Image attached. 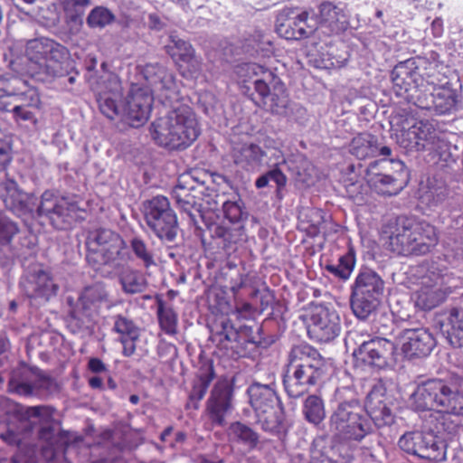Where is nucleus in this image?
I'll list each match as a JSON object with an SVG mask.
<instances>
[{"label": "nucleus", "instance_id": "2eb2a0df", "mask_svg": "<svg viewBox=\"0 0 463 463\" xmlns=\"http://www.w3.org/2000/svg\"><path fill=\"white\" fill-rule=\"evenodd\" d=\"M210 333L209 339L232 357L247 356L248 345H251L252 348L257 346L256 341L242 339L232 321L226 317L216 318L210 326Z\"/></svg>", "mask_w": 463, "mask_h": 463}, {"label": "nucleus", "instance_id": "a878e982", "mask_svg": "<svg viewBox=\"0 0 463 463\" xmlns=\"http://www.w3.org/2000/svg\"><path fill=\"white\" fill-rule=\"evenodd\" d=\"M442 383L443 380L438 378L419 383L410 396L411 408L417 411L438 410Z\"/></svg>", "mask_w": 463, "mask_h": 463}, {"label": "nucleus", "instance_id": "473e14b6", "mask_svg": "<svg viewBox=\"0 0 463 463\" xmlns=\"http://www.w3.org/2000/svg\"><path fill=\"white\" fill-rule=\"evenodd\" d=\"M348 22L343 10L330 2L319 6L318 28L326 34H337L347 28Z\"/></svg>", "mask_w": 463, "mask_h": 463}, {"label": "nucleus", "instance_id": "de8ad7c7", "mask_svg": "<svg viewBox=\"0 0 463 463\" xmlns=\"http://www.w3.org/2000/svg\"><path fill=\"white\" fill-rule=\"evenodd\" d=\"M415 307L421 310H430L444 299L442 291L434 286H422L412 295Z\"/></svg>", "mask_w": 463, "mask_h": 463}, {"label": "nucleus", "instance_id": "39448f33", "mask_svg": "<svg viewBox=\"0 0 463 463\" xmlns=\"http://www.w3.org/2000/svg\"><path fill=\"white\" fill-rule=\"evenodd\" d=\"M391 250L403 256H423L436 247L439 237L435 226L425 221L399 217L388 227Z\"/></svg>", "mask_w": 463, "mask_h": 463}, {"label": "nucleus", "instance_id": "79ce46f5", "mask_svg": "<svg viewBox=\"0 0 463 463\" xmlns=\"http://www.w3.org/2000/svg\"><path fill=\"white\" fill-rule=\"evenodd\" d=\"M460 416L453 414L439 412L430 414L428 421L433 425L432 430L438 435H448L450 439L458 436L463 431V424Z\"/></svg>", "mask_w": 463, "mask_h": 463}, {"label": "nucleus", "instance_id": "2f4dec72", "mask_svg": "<svg viewBox=\"0 0 463 463\" xmlns=\"http://www.w3.org/2000/svg\"><path fill=\"white\" fill-rule=\"evenodd\" d=\"M31 271L34 278L31 299L37 305L44 304L57 295L59 286L54 282L48 268L33 267Z\"/></svg>", "mask_w": 463, "mask_h": 463}, {"label": "nucleus", "instance_id": "5fc2aeb1", "mask_svg": "<svg viewBox=\"0 0 463 463\" xmlns=\"http://www.w3.org/2000/svg\"><path fill=\"white\" fill-rule=\"evenodd\" d=\"M36 370V368L31 366V376L34 374ZM57 387L55 380L46 374L37 373L33 380L31 378V396H49L57 391Z\"/></svg>", "mask_w": 463, "mask_h": 463}, {"label": "nucleus", "instance_id": "774afa93", "mask_svg": "<svg viewBox=\"0 0 463 463\" xmlns=\"http://www.w3.org/2000/svg\"><path fill=\"white\" fill-rule=\"evenodd\" d=\"M148 25L151 29L161 30L165 23L158 14L154 13L148 15Z\"/></svg>", "mask_w": 463, "mask_h": 463}, {"label": "nucleus", "instance_id": "49530a36", "mask_svg": "<svg viewBox=\"0 0 463 463\" xmlns=\"http://www.w3.org/2000/svg\"><path fill=\"white\" fill-rule=\"evenodd\" d=\"M241 71L250 78L252 76L256 77V79L253 80V84L258 95L267 93L269 90V83H270V81L272 82V80L277 76L270 70L254 62L243 64Z\"/></svg>", "mask_w": 463, "mask_h": 463}, {"label": "nucleus", "instance_id": "4d7b16f0", "mask_svg": "<svg viewBox=\"0 0 463 463\" xmlns=\"http://www.w3.org/2000/svg\"><path fill=\"white\" fill-rule=\"evenodd\" d=\"M0 438L8 444L16 445L18 451L13 456L12 463H29L28 447L23 434L15 432L13 430L2 433Z\"/></svg>", "mask_w": 463, "mask_h": 463}, {"label": "nucleus", "instance_id": "6e6552de", "mask_svg": "<svg viewBox=\"0 0 463 463\" xmlns=\"http://www.w3.org/2000/svg\"><path fill=\"white\" fill-rule=\"evenodd\" d=\"M142 212L147 227L164 244L176 246L180 231L177 215L167 197L156 195L142 203Z\"/></svg>", "mask_w": 463, "mask_h": 463}, {"label": "nucleus", "instance_id": "a19ab883", "mask_svg": "<svg viewBox=\"0 0 463 463\" xmlns=\"http://www.w3.org/2000/svg\"><path fill=\"white\" fill-rule=\"evenodd\" d=\"M439 412L463 416V392L443 380Z\"/></svg>", "mask_w": 463, "mask_h": 463}, {"label": "nucleus", "instance_id": "f257e3e1", "mask_svg": "<svg viewBox=\"0 0 463 463\" xmlns=\"http://www.w3.org/2000/svg\"><path fill=\"white\" fill-rule=\"evenodd\" d=\"M336 405L329 417L332 438L317 437L310 449V463H351L348 441L361 442L373 432L364 404L351 387L335 391Z\"/></svg>", "mask_w": 463, "mask_h": 463}, {"label": "nucleus", "instance_id": "393cba45", "mask_svg": "<svg viewBox=\"0 0 463 463\" xmlns=\"http://www.w3.org/2000/svg\"><path fill=\"white\" fill-rule=\"evenodd\" d=\"M27 80L19 77H0V109L16 115L23 109L20 100L27 99Z\"/></svg>", "mask_w": 463, "mask_h": 463}, {"label": "nucleus", "instance_id": "e2e57ef3", "mask_svg": "<svg viewBox=\"0 0 463 463\" xmlns=\"http://www.w3.org/2000/svg\"><path fill=\"white\" fill-rule=\"evenodd\" d=\"M17 232V225L0 213V243H9Z\"/></svg>", "mask_w": 463, "mask_h": 463}, {"label": "nucleus", "instance_id": "a211bd4d", "mask_svg": "<svg viewBox=\"0 0 463 463\" xmlns=\"http://www.w3.org/2000/svg\"><path fill=\"white\" fill-rule=\"evenodd\" d=\"M153 99L148 88L133 85L123 101L120 121L132 128L144 125L149 118Z\"/></svg>", "mask_w": 463, "mask_h": 463}, {"label": "nucleus", "instance_id": "37998d69", "mask_svg": "<svg viewBox=\"0 0 463 463\" xmlns=\"http://www.w3.org/2000/svg\"><path fill=\"white\" fill-rule=\"evenodd\" d=\"M442 331L453 347L463 346V307H453L449 310L446 322L442 325Z\"/></svg>", "mask_w": 463, "mask_h": 463}, {"label": "nucleus", "instance_id": "8fccbe9b", "mask_svg": "<svg viewBox=\"0 0 463 463\" xmlns=\"http://www.w3.org/2000/svg\"><path fill=\"white\" fill-rule=\"evenodd\" d=\"M211 236L215 241V244L225 251H229L233 249V245L237 242L240 236V230L230 229L224 225L214 224L211 228Z\"/></svg>", "mask_w": 463, "mask_h": 463}, {"label": "nucleus", "instance_id": "c85d7f7f", "mask_svg": "<svg viewBox=\"0 0 463 463\" xmlns=\"http://www.w3.org/2000/svg\"><path fill=\"white\" fill-rule=\"evenodd\" d=\"M0 198L7 209L26 223L29 218V195L22 192L14 181L7 180L0 184Z\"/></svg>", "mask_w": 463, "mask_h": 463}, {"label": "nucleus", "instance_id": "0e129e2a", "mask_svg": "<svg viewBox=\"0 0 463 463\" xmlns=\"http://www.w3.org/2000/svg\"><path fill=\"white\" fill-rule=\"evenodd\" d=\"M11 159V146L10 141L7 140L0 144V170H5Z\"/></svg>", "mask_w": 463, "mask_h": 463}, {"label": "nucleus", "instance_id": "7c9ffc66", "mask_svg": "<svg viewBox=\"0 0 463 463\" xmlns=\"http://www.w3.org/2000/svg\"><path fill=\"white\" fill-rule=\"evenodd\" d=\"M247 393L255 413L282 404L277 394L275 383L263 384L254 382L248 387Z\"/></svg>", "mask_w": 463, "mask_h": 463}, {"label": "nucleus", "instance_id": "412c9836", "mask_svg": "<svg viewBox=\"0 0 463 463\" xmlns=\"http://www.w3.org/2000/svg\"><path fill=\"white\" fill-rule=\"evenodd\" d=\"M340 331V317L335 309L325 306L314 308L307 326V334L311 339L328 343L338 336Z\"/></svg>", "mask_w": 463, "mask_h": 463}, {"label": "nucleus", "instance_id": "423d86ee", "mask_svg": "<svg viewBox=\"0 0 463 463\" xmlns=\"http://www.w3.org/2000/svg\"><path fill=\"white\" fill-rule=\"evenodd\" d=\"M69 326L74 333L89 328L99 316L101 307L109 302V293L103 283L85 287L77 299L68 297Z\"/></svg>", "mask_w": 463, "mask_h": 463}, {"label": "nucleus", "instance_id": "0eeeda50", "mask_svg": "<svg viewBox=\"0 0 463 463\" xmlns=\"http://www.w3.org/2000/svg\"><path fill=\"white\" fill-rule=\"evenodd\" d=\"M384 281L374 270L361 269L351 287L350 306L360 320L367 319L379 307Z\"/></svg>", "mask_w": 463, "mask_h": 463}, {"label": "nucleus", "instance_id": "f8f14e48", "mask_svg": "<svg viewBox=\"0 0 463 463\" xmlns=\"http://www.w3.org/2000/svg\"><path fill=\"white\" fill-rule=\"evenodd\" d=\"M398 445L406 453L430 461L441 462L447 458L448 443L431 427L429 430L404 433Z\"/></svg>", "mask_w": 463, "mask_h": 463}, {"label": "nucleus", "instance_id": "6e6d98bb", "mask_svg": "<svg viewBox=\"0 0 463 463\" xmlns=\"http://www.w3.org/2000/svg\"><path fill=\"white\" fill-rule=\"evenodd\" d=\"M116 21V15L109 8L99 5L89 13L86 18L87 25L91 29H104Z\"/></svg>", "mask_w": 463, "mask_h": 463}, {"label": "nucleus", "instance_id": "9b49d317", "mask_svg": "<svg viewBox=\"0 0 463 463\" xmlns=\"http://www.w3.org/2000/svg\"><path fill=\"white\" fill-rule=\"evenodd\" d=\"M204 183H199L191 176H184L178 180L172 190V197L181 214H185L189 222L200 228V221H203V202L212 201L213 194H205Z\"/></svg>", "mask_w": 463, "mask_h": 463}, {"label": "nucleus", "instance_id": "680f3d73", "mask_svg": "<svg viewBox=\"0 0 463 463\" xmlns=\"http://www.w3.org/2000/svg\"><path fill=\"white\" fill-rule=\"evenodd\" d=\"M175 63L181 75L186 79L196 78L202 71V59L195 54V52Z\"/></svg>", "mask_w": 463, "mask_h": 463}, {"label": "nucleus", "instance_id": "f3484780", "mask_svg": "<svg viewBox=\"0 0 463 463\" xmlns=\"http://www.w3.org/2000/svg\"><path fill=\"white\" fill-rule=\"evenodd\" d=\"M397 135V143L407 153L432 151L439 147L440 141L436 128L429 121H407Z\"/></svg>", "mask_w": 463, "mask_h": 463}, {"label": "nucleus", "instance_id": "4c0bfd02", "mask_svg": "<svg viewBox=\"0 0 463 463\" xmlns=\"http://www.w3.org/2000/svg\"><path fill=\"white\" fill-rule=\"evenodd\" d=\"M209 209L211 211H217L222 206L225 219L231 223L239 224L241 228V223L247 220L248 213L242 207V203L239 201H228L224 199L223 195L213 194L212 201H207Z\"/></svg>", "mask_w": 463, "mask_h": 463}, {"label": "nucleus", "instance_id": "bb28decb", "mask_svg": "<svg viewBox=\"0 0 463 463\" xmlns=\"http://www.w3.org/2000/svg\"><path fill=\"white\" fill-rule=\"evenodd\" d=\"M232 389L227 382H218L207 401V411L212 422L218 426L225 423V416L231 411Z\"/></svg>", "mask_w": 463, "mask_h": 463}, {"label": "nucleus", "instance_id": "4468645a", "mask_svg": "<svg viewBox=\"0 0 463 463\" xmlns=\"http://www.w3.org/2000/svg\"><path fill=\"white\" fill-rule=\"evenodd\" d=\"M363 337L357 331H352L346 337V343H354L353 355L364 364L378 368H384L395 351L394 344L382 337L361 339Z\"/></svg>", "mask_w": 463, "mask_h": 463}, {"label": "nucleus", "instance_id": "f704fd0d", "mask_svg": "<svg viewBox=\"0 0 463 463\" xmlns=\"http://www.w3.org/2000/svg\"><path fill=\"white\" fill-rule=\"evenodd\" d=\"M265 156V151L253 143L238 145L232 151L234 163L246 171L259 170Z\"/></svg>", "mask_w": 463, "mask_h": 463}, {"label": "nucleus", "instance_id": "c756f323", "mask_svg": "<svg viewBox=\"0 0 463 463\" xmlns=\"http://www.w3.org/2000/svg\"><path fill=\"white\" fill-rule=\"evenodd\" d=\"M112 319V331L119 335V341L123 345L122 354L129 357L136 351V342L139 339L140 329L134 320L125 314L115 315Z\"/></svg>", "mask_w": 463, "mask_h": 463}, {"label": "nucleus", "instance_id": "69168bd1", "mask_svg": "<svg viewBox=\"0 0 463 463\" xmlns=\"http://www.w3.org/2000/svg\"><path fill=\"white\" fill-rule=\"evenodd\" d=\"M9 386L12 392L20 395H29V383L26 382H19L14 377H12L9 381Z\"/></svg>", "mask_w": 463, "mask_h": 463}, {"label": "nucleus", "instance_id": "864d4df0", "mask_svg": "<svg viewBox=\"0 0 463 463\" xmlns=\"http://www.w3.org/2000/svg\"><path fill=\"white\" fill-rule=\"evenodd\" d=\"M355 265V256L353 250H349L341 256L337 264H327L326 269L335 277L346 280L350 278Z\"/></svg>", "mask_w": 463, "mask_h": 463}, {"label": "nucleus", "instance_id": "ddd939ff", "mask_svg": "<svg viewBox=\"0 0 463 463\" xmlns=\"http://www.w3.org/2000/svg\"><path fill=\"white\" fill-rule=\"evenodd\" d=\"M90 86L100 112L111 120H120L123 94L118 77L114 73L105 72L99 77H91Z\"/></svg>", "mask_w": 463, "mask_h": 463}, {"label": "nucleus", "instance_id": "7ed1b4c3", "mask_svg": "<svg viewBox=\"0 0 463 463\" xmlns=\"http://www.w3.org/2000/svg\"><path fill=\"white\" fill-rule=\"evenodd\" d=\"M288 360L283 387L289 398L302 397L310 387L325 382L328 375L329 364L317 349L309 345L293 346Z\"/></svg>", "mask_w": 463, "mask_h": 463}, {"label": "nucleus", "instance_id": "20e7f679", "mask_svg": "<svg viewBox=\"0 0 463 463\" xmlns=\"http://www.w3.org/2000/svg\"><path fill=\"white\" fill-rule=\"evenodd\" d=\"M153 140L169 150H184L199 137L201 131L194 112L185 104H177L150 126Z\"/></svg>", "mask_w": 463, "mask_h": 463}, {"label": "nucleus", "instance_id": "09e8293b", "mask_svg": "<svg viewBox=\"0 0 463 463\" xmlns=\"http://www.w3.org/2000/svg\"><path fill=\"white\" fill-rule=\"evenodd\" d=\"M129 248L135 258L139 260L143 267L149 269L156 265L154 250L140 236H133L129 240Z\"/></svg>", "mask_w": 463, "mask_h": 463}, {"label": "nucleus", "instance_id": "13d9d810", "mask_svg": "<svg viewBox=\"0 0 463 463\" xmlns=\"http://www.w3.org/2000/svg\"><path fill=\"white\" fill-rule=\"evenodd\" d=\"M165 50L175 62L180 61L186 55H191L195 52L191 43L181 39L175 33L169 35V43L165 46Z\"/></svg>", "mask_w": 463, "mask_h": 463}, {"label": "nucleus", "instance_id": "e433bc0d", "mask_svg": "<svg viewBox=\"0 0 463 463\" xmlns=\"http://www.w3.org/2000/svg\"><path fill=\"white\" fill-rule=\"evenodd\" d=\"M227 437L232 445H241L248 451L257 449L260 443V434L249 425L241 421L230 424L227 430Z\"/></svg>", "mask_w": 463, "mask_h": 463}, {"label": "nucleus", "instance_id": "ea45409f", "mask_svg": "<svg viewBox=\"0 0 463 463\" xmlns=\"http://www.w3.org/2000/svg\"><path fill=\"white\" fill-rule=\"evenodd\" d=\"M257 423L262 430L273 435H279L287 429L283 404L277 405L271 410H264L255 413Z\"/></svg>", "mask_w": 463, "mask_h": 463}, {"label": "nucleus", "instance_id": "bf43d9fd", "mask_svg": "<svg viewBox=\"0 0 463 463\" xmlns=\"http://www.w3.org/2000/svg\"><path fill=\"white\" fill-rule=\"evenodd\" d=\"M159 325L167 335H175L177 326V315L173 307L165 306L163 300L157 302Z\"/></svg>", "mask_w": 463, "mask_h": 463}, {"label": "nucleus", "instance_id": "c9c22d12", "mask_svg": "<svg viewBox=\"0 0 463 463\" xmlns=\"http://www.w3.org/2000/svg\"><path fill=\"white\" fill-rule=\"evenodd\" d=\"M215 378L213 363L207 360L202 363L196 378L194 381L193 388L189 394L188 408L198 409L199 402L204 397L212 381Z\"/></svg>", "mask_w": 463, "mask_h": 463}, {"label": "nucleus", "instance_id": "f03ea898", "mask_svg": "<svg viewBox=\"0 0 463 463\" xmlns=\"http://www.w3.org/2000/svg\"><path fill=\"white\" fill-rule=\"evenodd\" d=\"M86 260L97 271H119L118 280L125 294L134 295L146 290L147 283L139 271L124 269L126 243L110 229L99 228L89 232Z\"/></svg>", "mask_w": 463, "mask_h": 463}, {"label": "nucleus", "instance_id": "5701e85b", "mask_svg": "<svg viewBox=\"0 0 463 463\" xmlns=\"http://www.w3.org/2000/svg\"><path fill=\"white\" fill-rule=\"evenodd\" d=\"M387 400L386 387L382 381H379L371 388L364 403L370 424H373V428L389 426L394 422V415Z\"/></svg>", "mask_w": 463, "mask_h": 463}, {"label": "nucleus", "instance_id": "338daca9", "mask_svg": "<svg viewBox=\"0 0 463 463\" xmlns=\"http://www.w3.org/2000/svg\"><path fill=\"white\" fill-rule=\"evenodd\" d=\"M88 368L95 373H100L107 371L106 364L99 358H90L88 363Z\"/></svg>", "mask_w": 463, "mask_h": 463}, {"label": "nucleus", "instance_id": "dca6fc26", "mask_svg": "<svg viewBox=\"0 0 463 463\" xmlns=\"http://www.w3.org/2000/svg\"><path fill=\"white\" fill-rule=\"evenodd\" d=\"M408 102L421 109L432 110L438 115H446L455 113L460 109L462 97L450 83H446L434 89L432 93H411Z\"/></svg>", "mask_w": 463, "mask_h": 463}, {"label": "nucleus", "instance_id": "c03bdc74", "mask_svg": "<svg viewBox=\"0 0 463 463\" xmlns=\"http://www.w3.org/2000/svg\"><path fill=\"white\" fill-rule=\"evenodd\" d=\"M450 192L444 180L432 176L428 178L421 198L430 207L442 205L449 198Z\"/></svg>", "mask_w": 463, "mask_h": 463}, {"label": "nucleus", "instance_id": "6ab92c4d", "mask_svg": "<svg viewBox=\"0 0 463 463\" xmlns=\"http://www.w3.org/2000/svg\"><path fill=\"white\" fill-rule=\"evenodd\" d=\"M425 62L423 58L414 57L400 61L394 66L391 72V79L397 96L408 100L411 93L423 92L420 88L422 81L420 67Z\"/></svg>", "mask_w": 463, "mask_h": 463}, {"label": "nucleus", "instance_id": "603ef678", "mask_svg": "<svg viewBox=\"0 0 463 463\" xmlns=\"http://www.w3.org/2000/svg\"><path fill=\"white\" fill-rule=\"evenodd\" d=\"M287 176L279 168V164L277 163L270 170L260 175L255 181V186L258 189L267 187L270 182L276 184V195L281 199L283 197L282 191L287 184Z\"/></svg>", "mask_w": 463, "mask_h": 463}, {"label": "nucleus", "instance_id": "58836bf2", "mask_svg": "<svg viewBox=\"0 0 463 463\" xmlns=\"http://www.w3.org/2000/svg\"><path fill=\"white\" fill-rule=\"evenodd\" d=\"M146 80L156 90H165L175 94V81L174 75L167 69L158 63L146 64L143 71Z\"/></svg>", "mask_w": 463, "mask_h": 463}, {"label": "nucleus", "instance_id": "052dcab7", "mask_svg": "<svg viewBox=\"0 0 463 463\" xmlns=\"http://www.w3.org/2000/svg\"><path fill=\"white\" fill-rule=\"evenodd\" d=\"M33 7V17L37 23L45 27L55 26L60 20L59 14L54 5L43 4Z\"/></svg>", "mask_w": 463, "mask_h": 463}, {"label": "nucleus", "instance_id": "9d476101", "mask_svg": "<svg viewBox=\"0 0 463 463\" xmlns=\"http://www.w3.org/2000/svg\"><path fill=\"white\" fill-rule=\"evenodd\" d=\"M369 186L378 194L397 195L410 181V172L399 159L386 158L370 163L366 169Z\"/></svg>", "mask_w": 463, "mask_h": 463}, {"label": "nucleus", "instance_id": "4be33fe9", "mask_svg": "<svg viewBox=\"0 0 463 463\" xmlns=\"http://www.w3.org/2000/svg\"><path fill=\"white\" fill-rule=\"evenodd\" d=\"M269 90L264 95H259L266 110L274 115L295 118L296 115L304 116L306 110L299 104L290 101L284 83L276 76L269 83Z\"/></svg>", "mask_w": 463, "mask_h": 463}, {"label": "nucleus", "instance_id": "b1692460", "mask_svg": "<svg viewBox=\"0 0 463 463\" xmlns=\"http://www.w3.org/2000/svg\"><path fill=\"white\" fill-rule=\"evenodd\" d=\"M402 351L409 359L429 355L436 345L435 338L424 327L405 328L399 336Z\"/></svg>", "mask_w": 463, "mask_h": 463}, {"label": "nucleus", "instance_id": "cd10ccee", "mask_svg": "<svg viewBox=\"0 0 463 463\" xmlns=\"http://www.w3.org/2000/svg\"><path fill=\"white\" fill-rule=\"evenodd\" d=\"M349 153L359 160L382 156L384 158L392 155L388 146H381L377 137L370 133H361L353 137L349 144Z\"/></svg>", "mask_w": 463, "mask_h": 463}, {"label": "nucleus", "instance_id": "3c124183", "mask_svg": "<svg viewBox=\"0 0 463 463\" xmlns=\"http://www.w3.org/2000/svg\"><path fill=\"white\" fill-rule=\"evenodd\" d=\"M303 414L308 422L314 425L321 423L326 417L322 398L316 394L308 395L303 404Z\"/></svg>", "mask_w": 463, "mask_h": 463}, {"label": "nucleus", "instance_id": "a18cd8bd", "mask_svg": "<svg viewBox=\"0 0 463 463\" xmlns=\"http://www.w3.org/2000/svg\"><path fill=\"white\" fill-rule=\"evenodd\" d=\"M53 408L47 405L31 406V419H38L43 426L39 430V437L52 445V439L54 437L55 429L53 427Z\"/></svg>", "mask_w": 463, "mask_h": 463}, {"label": "nucleus", "instance_id": "aec40b11", "mask_svg": "<svg viewBox=\"0 0 463 463\" xmlns=\"http://www.w3.org/2000/svg\"><path fill=\"white\" fill-rule=\"evenodd\" d=\"M78 212L76 203L65 198L56 199L49 192L43 194L37 207V214L48 217L52 226L59 230L67 229L78 218Z\"/></svg>", "mask_w": 463, "mask_h": 463}, {"label": "nucleus", "instance_id": "72a5a7b5", "mask_svg": "<svg viewBox=\"0 0 463 463\" xmlns=\"http://www.w3.org/2000/svg\"><path fill=\"white\" fill-rule=\"evenodd\" d=\"M288 14L289 11L284 10L277 16L276 30L278 33L288 40L307 37L310 33L305 26L307 14L303 12L293 17H289Z\"/></svg>", "mask_w": 463, "mask_h": 463}, {"label": "nucleus", "instance_id": "1a4fd4ad", "mask_svg": "<svg viewBox=\"0 0 463 463\" xmlns=\"http://www.w3.org/2000/svg\"><path fill=\"white\" fill-rule=\"evenodd\" d=\"M68 54L67 49L46 37L31 40V79L49 81L61 76V63Z\"/></svg>", "mask_w": 463, "mask_h": 463}]
</instances>
